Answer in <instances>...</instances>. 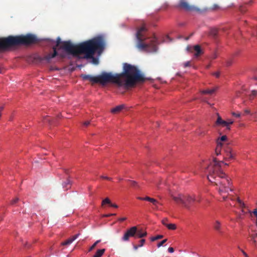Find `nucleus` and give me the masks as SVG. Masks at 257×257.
Returning <instances> with one entry per match:
<instances>
[{"label":"nucleus","instance_id":"nucleus-1","mask_svg":"<svg viewBox=\"0 0 257 257\" xmlns=\"http://www.w3.org/2000/svg\"><path fill=\"white\" fill-rule=\"evenodd\" d=\"M97 83L105 85L108 83L116 84L118 86L125 88L134 87L137 82H144L146 79L135 66L125 63L123 66V72L113 75L111 73L102 72L97 76Z\"/></svg>","mask_w":257,"mask_h":257},{"label":"nucleus","instance_id":"nucleus-2","mask_svg":"<svg viewBox=\"0 0 257 257\" xmlns=\"http://www.w3.org/2000/svg\"><path fill=\"white\" fill-rule=\"evenodd\" d=\"M105 47V41L101 36L95 37L77 45H74L70 41L63 43L61 48L67 53L83 59H92L93 63L97 64L98 60L93 57L96 52L101 53Z\"/></svg>","mask_w":257,"mask_h":257},{"label":"nucleus","instance_id":"nucleus-3","mask_svg":"<svg viewBox=\"0 0 257 257\" xmlns=\"http://www.w3.org/2000/svg\"><path fill=\"white\" fill-rule=\"evenodd\" d=\"M222 164H223L222 161H217L214 158L207 167L205 168V171L208 173V180L215 184L219 195L223 200H226L229 195V192H232L233 189L230 179L221 169Z\"/></svg>","mask_w":257,"mask_h":257},{"label":"nucleus","instance_id":"nucleus-4","mask_svg":"<svg viewBox=\"0 0 257 257\" xmlns=\"http://www.w3.org/2000/svg\"><path fill=\"white\" fill-rule=\"evenodd\" d=\"M37 41V37L32 34H27L25 36H9L0 38V51H6L10 48L21 45H31Z\"/></svg>","mask_w":257,"mask_h":257},{"label":"nucleus","instance_id":"nucleus-5","mask_svg":"<svg viewBox=\"0 0 257 257\" xmlns=\"http://www.w3.org/2000/svg\"><path fill=\"white\" fill-rule=\"evenodd\" d=\"M147 29L145 25L139 28L136 33L137 43V48L140 51H144L148 52H156L157 50V42L155 37L152 38L149 43L146 42L148 38L145 36V33Z\"/></svg>","mask_w":257,"mask_h":257},{"label":"nucleus","instance_id":"nucleus-6","mask_svg":"<svg viewBox=\"0 0 257 257\" xmlns=\"http://www.w3.org/2000/svg\"><path fill=\"white\" fill-rule=\"evenodd\" d=\"M173 199L178 204H181L184 207L187 209H190V205L192 202L196 201L199 202L201 198L196 197L195 196H191L188 194H178L177 196L172 195Z\"/></svg>","mask_w":257,"mask_h":257},{"label":"nucleus","instance_id":"nucleus-7","mask_svg":"<svg viewBox=\"0 0 257 257\" xmlns=\"http://www.w3.org/2000/svg\"><path fill=\"white\" fill-rule=\"evenodd\" d=\"M64 42V41L61 42V40L60 38L58 37L56 40V45L55 46L53 47V53L48 54L43 57H41L40 56H37L35 58L36 59L40 61L46 60L47 62H49L52 58L55 57L56 56H59L61 58H64V55L62 54H59L57 51V48H56L57 47H58L59 46V45L60 44H62V45L60 46V49H62V48H61V46L63 45V43ZM63 50H64V49H63Z\"/></svg>","mask_w":257,"mask_h":257},{"label":"nucleus","instance_id":"nucleus-8","mask_svg":"<svg viewBox=\"0 0 257 257\" xmlns=\"http://www.w3.org/2000/svg\"><path fill=\"white\" fill-rule=\"evenodd\" d=\"M137 232V227L133 226L127 229L124 234L122 239L123 241H127L130 237H135Z\"/></svg>","mask_w":257,"mask_h":257},{"label":"nucleus","instance_id":"nucleus-9","mask_svg":"<svg viewBox=\"0 0 257 257\" xmlns=\"http://www.w3.org/2000/svg\"><path fill=\"white\" fill-rule=\"evenodd\" d=\"M179 7L187 11H198L199 9L197 8L190 6L186 0H180L179 4Z\"/></svg>","mask_w":257,"mask_h":257},{"label":"nucleus","instance_id":"nucleus-10","mask_svg":"<svg viewBox=\"0 0 257 257\" xmlns=\"http://www.w3.org/2000/svg\"><path fill=\"white\" fill-rule=\"evenodd\" d=\"M186 49L187 51L191 52H194V56L197 58L203 54L202 50L200 46L198 45L194 46L193 47L191 46L187 47Z\"/></svg>","mask_w":257,"mask_h":257},{"label":"nucleus","instance_id":"nucleus-11","mask_svg":"<svg viewBox=\"0 0 257 257\" xmlns=\"http://www.w3.org/2000/svg\"><path fill=\"white\" fill-rule=\"evenodd\" d=\"M224 159L226 161L231 160L234 159L235 154L233 152L232 150L229 147H227L224 149Z\"/></svg>","mask_w":257,"mask_h":257},{"label":"nucleus","instance_id":"nucleus-12","mask_svg":"<svg viewBox=\"0 0 257 257\" xmlns=\"http://www.w3.org/2000/svg\"><path fill=\"white\" fill-rule=\"evenodd\" d=\"M81 77L83 80H88L93 83H97V76H93L90 75L82 74Z\"/></svg>","mask_w":257,"mask_h":257},{"label":"nucleus","instance_id":"nucleus-13","mask_svg":"<svg viewBox=\"0 0 257 257\" xmlns=\"http://www.w3.org/2000/svg\"><path fill=\"white\" fill-rule=\"evenodd\" d=\"M80 234L78 233L74 235L72 237L67 239L66 241L61 243L62 245H67L71 244L74 240H75L79 236Z\"/></svg>","mask_w":257,"mask_h":257},{"label":"nucleus","instance_id":"nucleus-14","mask_svg":"<svg viewBox=\"0 0 257 257\" xmlns=\"http://www.w3.org/2000/svg\"><path fill=\"white\" fill-rule=\"evenodd\" d=\"M216 124L217 125H221L222 126H226L227 129V123L225 120H223L221 116L218 115L217 119L216 121Z\"/></svg>","mask_w":257,"mask_h":257},{"label":"nucleus","instance_id":"nucleus-15","mask_svg":"<svg viewBox=\"0 0 257 257\" xmlns=\"http://www.w3.org/2000/svg\"><path fill=\"white\" fill-rule=\"evenodd\" d=\"M147 234L146 231H144L142 229H138L137 228V232L135 237L137 238H142L146 236Z\"/></svg>","mask_w":257,"mask_h":257},{"label":"nucleus","instance_id":"nucleus-16","mask_svg":"<svg viewBox=\"0 0 257 257\" xmlns=\"http://www.w3.org/2000/svg\"><path fill=\"white\" fill-rule=\"evenodd\" d=\"M145 199L146 201H149L153 204V205L155 206V209H158V204H159V202L156 199L148 196L146 197Z\"/></svg>","mask_w":257,"mask_h":257},{"label":"nucleus","instance_id":"nucleus-17","mask_svg":"<svg viewBox=\"0 0 257 257\" xmlns=\"http://www.w3.org/2000/svg\"><path fill=\"white\" fill-rule=\"evenodd\" d=\"M213 227L215 230L218 231L219 232L221 233V223L218 220H216L213 224Z\"/></svg>","mask_w":257,"mask_h":257},{"label":"nucleus","instance_id":"nucleus-18","mask_svg":"<svg viewBox=\"0 0 257 257\" xmlns=\"http://www.w3.org/2000/svg\"><path fill=\"white\" fill-rule=\"evenodd\" d=\"M105 251V249L104 248L98 249L92 257H101Z\"/></svg>","mask_w":257,"mask_h":257},{"label":"nucleus","instance_id":"nucleus-19","mask_svg":"<svg viewBox=\"0 0 257 257\" xmlns=\"http://www.w3.org/2000/svg\"><path fill=\"white\" fill-rule=\"evenodd\" d=\"M124 108L123 105H120L116 106L111 109V112L113 113H117L120 111Z\"/></svg>","mask_w":257,"mask_h":257},{"label":"nucleus","instance_id":"nucleus-20","mask_svg":"<svg viewBox=\"0 0 257 257\" xmlns=\"http://www.w3.org/2000/svg\"><path fill=\"white\" fill-rule=\"evenodd\" d=\"M215 91V88L211 89H206L201 91V93L203 94H212Z\"/></svg>","mask_w":257,"mask_h":257},{"label":"nucleus","instance_id":"nucleus-21","mask_svg":"<svg viewBox=\"0 0 257 257\" xmlns=\"http://www.w3.org/2000/svg\"><path fill=\"white\" fill-rule=\"evenodd\" d=\"M226 140L227 137L225 135L221 136L220 138H218L217 141V145L222 147L221 142L225 141Z\"/></svg>","mask_w":257,"mask_h":257},{"label":"nucleus","instance_id":"nucleus-22","mask_svg":"<svg viewBox=\"0 0 257 257\" xmlns=\"http://www.w3.org/2000/svg\"><path fill=\"white\" fill-rule=\"evenodd\" d=\"M218 32V30L217 28H212L210 31V35L215 38L217 36Z\"/></svg>","mask_w":257,"mask_h":257},{"label":"nucleus","instance_id":"nucleus-23","mask_svg":"<svg viewBox=\"0 0 257 257\" xmlns=\"http://www.w3.org/2000/svg\"><path fill=\"white\" fill-rule=\"evenodd\" d=\"M255 96H257V90H252L251 94L249 95L248 98L250 100H252Z\"/></svg>","mask_w":257,"mask_h":257},{"label":"nucleus","instance_id":"nucleus-24","mask_svg":"<svg viewBox=\"0 0 257 257\" xmlns=\"http://www.w3.org/2000/svg\"><path fill=\"white\" fill-rule=\"evenodd\" d=\"M166 227L170 230H175L176 229V225L173 223H168Z\"/></svg>","mask_w":257,"mask_h":257},{"label":"nucleus","instance_id":"nucleus-25","mask_svg":"<svg viewBox=\"0 0 257 257\" xmlns=\"http://www.w3.org/2000/svg\"><path fill=\"white\" fill-rule=\"evenodd\" d=\"M100 242V240H97V241H96L89 248V251H91V250H92L93 249L95 248V247H96V246L97 245V244L99 243Z\"/></svg>","mask_w":257,"mask_h":257},{"label":"nucleus","instance_id":"nucleus-26","mask_svg":"<svg viewBox=\"0 0 257 257\" xmlns=\"http://www.w3.org/2000/svg\"><path fill=\"white\" fill-rule=\"evenodd\" d=\"M163 237V236L162 235H158L156 236L152 237L151 238V240L152 241H154L156 240L161 239Z\"/></svg>","mask_w":257,"mask_h":257},{"label":"nucleus","instance_id":"nucleus-27","mask_svg":"<svg viewBox=\"0 0 257 257\" xmlns=\"http://www.w3.org/2000/svg\"><path fill=\"white\" fill-rule=\"evenodd\" d=\"M236 200L241 208H245V204L239 198H237Z\"/></svg>","mask_w":257,"mask_h":257},{"label":"nucleus","instance_id":"nucleus-28","mask_svg":"<svg viewBox=\"0 0 257 257\" xmlns=\"http://www.w3.org/2000/svg\"><path fill=\"white\" fill-rule=\"evenodd\" d=\"M105 204H108L110 205L111 202L108 198H106L102 201V206L104 205Z\"/></svg>","mask_w":257,"mask_h":257},{"label":"nucleus","instance_id":"nucleus-29","mask_svg":"<svg viewBox=\"0 0 257 257\" xmlns=\"http://www.w3.org/2000/svg\"><path fill=\"white\" fill-rule=\"evenodd\" d=\"M256 237H257V233L251 234L250 235V238L254 244H256V240L255 239V238Z\"/></svg>","mask_w":257,"mask_h":257},{"label":"nucleus","instance_id":"nucleus-30","mask_svg":"<svg viewBox=\"0 0 257 257\" xmlns=\"http://www.w3.org/2000/svg\"><path fill=\"white\" fill-rule=\"evenodd\" d=\"M221 148V146H218V145H217V146L215 150V153L217 156H218L220 154Z\"/></svg>","mask_w":257,"mask_h":257},{"label":"nucleus","instance_id":"nucleus-31","mask_svg":"<svg viewBox=\"0 0 257 257\" xmlns=\"http://www.w3.org/2000/svg\"><path fill=\"white\" fill-rule=\"evenodd\" d=\"M19 200V198L18 197L15 198V199L11 200L10 204L11 205H14L16 203H17Z\"/></svg>","mask_w":257,"mask_h":257},{"label":"nucleus","instance_id":"nucleus-32","mask_svg":"<svg viewBox=\"0 0 257 257\" xmlns=\"http://www.w3.org/2000/svg\"><path fill=\"white\" fill-rule=\"evenodd\" d=\"M227 121V130H230V126L229 125L230 124H232L233 123V121L231 120V119H228Z\"/></svg>","mask_w":257,"mask_h":257},{"label":"nucleus","instance_id":"nucleus-33","mask_svg":"<svg viewBox=\"0 0 257 257\" xmlns=\"http://www.w3.org/2000/svg\"><path fill=\"white\" fill-rule=\"evenodd\" d=\"M168 221V218H164L163 219H162V224L165 225V226H167V225L168 224L167 222Z\"/></svg>","mask_w":257,"mask_h":257},{"label":"nucleus","instance_id":"nucleus-34","mask_svg":"<svg viewBox=\"0 0 257 257\" xmlns=\"http://www.w3.org/2000/svg\"><path fill=\"white\" fill-rule=\"evenodd\" d=\"M70 181L69 179H68L66 180V182H65L63 184V186L64 188H65V187H67V185H70Z\"/></svg>","mask_w":257,"mask_h":257},{"label":"nucleus","instance_id":"nucleus-35","mask_svg":"<svg viewBox=\"0 0 257 257\" xmlns=\"http://www.w3.org/2000/svg\"><path fill=\"white\" fill-rule=\"evenodd\" d=\"M167 241V239H165L164 240H163L162 241H161V242H160L158 244V247H161V246H162Z\"/></svg>","mask_w":257,"mask_h":257},{"label":"nucleus","instance_id":"nucleus-36","mask_svg":"<svg viewBox=\"0 0 257 257\" xmlns=\"http://www.w3.org/2000/svg\"><path fill=\"white\" fill-rule=\"evenodd\" d=\"M140 244L139 246L142 247L144 245V243L145 242V239H142L140 240Z\"/></svg>","mask_w":257,"mask_h":257},{"label":"nucleus","instance_id":"nucleus-37","mask_svg":"<svg viewBox=\"0 0 257 257\" xmlns=\"http://www.w3.org/2000/svg\"><path fill=\"white\" fill-rule=\"evenodd\" d=\"M232 115L236 117H239L240 116V113H236V112H232Z\"/></svg>","mask_w":257,"mask_h":257},{"label":"nucleus","instance_id":"nucleus-38","mask_svg":"<svg viewBox=\"0 0 257 257\" xmlns=\"http://www.w3.org/2000/svg\"><path fill=\"white\" fill-rule=\"evenodd\" d=\"M100 178L102 179L107 180H111V179H112L111 178H109L107 176H102V175L100 176Z\"/></svg>","mask_w":257,"mask_h":257},{"label":"nucleus","instance_id":"nucleus-39","mask_svg":"<svg viewBox=\"0 0 257 257\" xmlns=\"http://www.w3.org/2000/svg\"><path fill=\"white\" fill-rule=\"evenodd\" d=\"M238 248L240 250L241 252L243 253V254L244 255L245 257H248L247 254L242 249H240V247L238 246Z\"/></svg>","mask_w":257,"mask_h":257},{"label":"nucleus","instance_id":"nucleus-40","mask_svg":"<svg viewBox=\"0 0 257 257\" xmlns=\"http://www.w3.org/2000/svg\"><path fill=\"white\" fill-rule=\"evenodd\" d=\"M183 65H184V67H187L190 66V62L187 61V62L184 63Z\"/></svg>","mask_w":257,"mask_h":257},{"label":"nucleus","instance_id":"nucleus-41","mask_svg":"<svg viewBox=\"0 0 257 257\" xmlns=\"http://www.w3.org/2000/svg\"><path fill=\"white\" fill-rule=\"evenodd\" d=\"M115 215V214L110 213V214H104L103 215V216L105 217H110V216Z\"/></svg>","mask_w":257,"mask_h":257},{"label":"nucleus","instance_id":"nucleus-42","mask_svg":"<svg viewBox=\"0 0 257 257\" xmlns=\"http://www.w3.org/2000/svg\"><path fill=\"white\" fill-rule=\"evenodd\" d=\"M168 250L170 253H172L174 251V248L172 247H169Z\"/></svg>","mask_w":257,"mask_h":257},{"label":"nucleus","instance_id":"nucleus-43","mask_svg":"<svg viewBox=\"0 0 257 257\" xmlns=\"http://www.w3.org/2000/svg\"><path fill=\"white\" fill-rule=\"evenodd\" d=\"M213 75H214L216 77L218 78L219 77V75H220V73L219 72H215L213 74Z\"/></svg>","mask_w":257,"mask_h":257},{"label":"nucleus","instance_id":"nucleus-44","mask_svg":"<svg viewBox=\"0 0 257 257\" xmlns=\"http://www.w3.org/2000/svg\"><path fill=\"white\" fill-rule=\"evenodd\" d=\"M83 125L85 126H87L90 124L89 121H85L83 122Z\"/></svg>","mask_w":257,"mask_h":257},{"label":"nucleus","instance_id":"nucleus-45","mask_svg":"<svg viewBox=\"0 0 257 257\" xmlns=\"http://www.w3.org/2000/svg\"><path fill=\"white\" fill-rule=\"evenodd\" d=\"M131 185L133 186H136V185H137V182L134 181H131Z\"/></svg>","mask_w":257,"mask_h":257},{"label":"nucleus","instance_id":"nucleus-46","mask_svg":"<svg viewBox=\"0 0 257 257\" xmlns=\"http://www.w3.org/2000/svg\"><path fill=\"white\" fill-rule=\"evenodd\" d=\"M252 213L256 217H257V208L254 209Z\"/></svg>","mask_w":257,"mask_h":257},{"label":"nucleus","instance_id":"nucleus-47","mask_svg":"<svg viewBox=\"0 0 257 257\" xmlns=\"http://www.w3.org/2000/svg\"><path fill=\"white\" fill-rule=\"evenodd\" d=\"M126 219V217H122L118 219V220L120 221H123Z\"/></svg>","mask_w":257,"mask_h":257},{"label":"nucleus","instance_id":"nucleus-48","mask_svg":"<svg viewBox=\"0 0 257 257\" xmlns=\"http://www.w3.org/2000/svg\"><path fill=\"white\" fill-rule=\"evenodd\" d=\"M44 121H48V122H49L50 121V119L48 117L46 116V117H45L44 118Z\"/></svg>","mask_w":257,"mask_h":257},{"label":"nucleus","instance_id":"nucleus-49","mask_svg":"<svg viewBox=\"0 0 257 257\" xmlns=\"http://www.w3.org/2000/svg\"><path fill=\"white\" fill-rule=\"evenodd\" d=\"M110 206L113 207H114V208H117L118 207V206L116 204H112L111 203L110 204Z\"/></svg>","mask_w":257,"mask_h":257},{"label":"nucleus","instance_id":"nucleus-50","mask_svg":"<svg viewBox=\"0 0 257 257\" xmlns=\"http://www.w3.org/2000/svg\"><path fill=\"white\" fill-rule=\"evenodd\" d=\"M139 247H140V246H139V245H134V248L135 250L138 249V248Z\"/></svg>","mask_w":257,"mask_h":257},{"label":"nucleus","instance_id":"nucleus-51","mask_svg":"<svg viewBox=\"0 0 257 257\" xmlns=\"http://www.w3.org/2000/svg\"><path fill=\"white\" fill-rule=\"evenodd\" d=\"M145 198H146V197H138V199L139 200H146Z\"/></svg>","mask_w":257,"mask_h":257},{"label":"nucleus","instance_id":"nucleus-52","mask_svg":"<svg viewBox=\"0 0 257 257\" xmlns=\"http://www.w3.org/2000/svg\"><path fill=\"white\" fill-rule=\"evenodd\" d=\"M218 6L217 5H214L213 6V7L212 9H213V10H216V9H218Z\"/></svg>","mask_w":257,"mask_h":257},{"label":"nucleus","instance_id":"nucleus-53","mask_svg":"<svg viewBox=\"0 0 257 257\" xmlns=\"http://www.w3.org/2000/svg\"><path fill=\"white\" fill-rule=\"evenodd\" d=\"M256 35L257 36V27L254 29L253 35Z\"/></svg>","mask_w":257,"mask_h":257},{"label":"nucleus","instance_id":"nucleus-54","mask_svg":"<svg viewBox=\"0 0 257 257\" xmlns=\"http://www.w3.org/2000/svg\"><path fill=\"white\" fill-rule=\"evenodd\" d=\"M244 113L245 114H249L250 113V111L248 109H246L244 110Z\"/></svg>","mask_w":257,"mask_h":257},{"label":"nucleus","instance_id":"nucleus-55","mask_svg":"<svg viewBox=\"0 0 257 257\" xmlns=\"http://www.w3.org/2000/svg\"><path fill=\"white\" fill-rule=\"evenodd\" d=\"M204 134V133L203 132H201L200 133H198V135H203Z\"/></svg>","mask_w":257,"mask_h":257},{"label":"nucleus","instance_id":"nucleus-56","mask_svg":"<svg viewBox=\"0 0 257 257\" xmlns=\"http://www.w3.org/2000/svg\"><path fill=\"white\" fill-rule=\"evenodd\" d=\"M231 64V62H227V66H230Z\"/></svg>","mask_w":257,"mask_h":257},{"label":"nucleus","instance_id":"nucleus-57","mask_svg":"<svg viewBox=\"0 0 257 257\" xmlns=\"http://www.w3.org/2000/svg\"><path fill=\"white\" fill-rule=\"evenodd\" d=\"M216 57H217L216 55H214V56H213V59H215Z\"/></svg>","mask_w":257,"mask_h":257},{"label":"nucleus","instance_id":"nucleus-58","mask_svg":"<svg viewBox=\"0 0 257 257\" xmlns=\"http://www.w3.org/2000/svg\"><path fill=\"white\" fill-rule=\"evenodd\" d=\"M189 39V37H186V38H185V40H188Z\"/></svg>","mask_w":257,"mask_h":257},{"label":"nucleus","instance_id":"nucleus-59","mask_svg":"<svg viewBox=\"0 0 257 257\" xmlns=\"http://www.w3.org/2000/svg\"><path fill=\"white\" fill-rule=\"evenodd\" d=\"M2 73V69L0 68V74Z\"/></svg>","mask_w":257,"mask_h":257},{"label":"nucleus","instance_id":"nucleus-60","mask_svg":"<svg viewBox=\"0 0 257 257\" xmlns=\"http://www.w3.org/2000/svg\"><path fill=\"white\" fill-rule=\"evenodd\" d=\"M230 199L232 200H234V199L233 198H230Z\"/></svg>","mask_w":257,"mask_h":257},{"label":"nucleus","instance_id":"nucleus-61","mask_svg":"<svg viewBox=\"0 0 257 257\" xmlns=\"http://www.w3.org/2000/svg\"><path fill=\"white\" fill-rule=\"evenodd\" d=\"M242 212L243 213H244V211L243 209H242Z\"/></svg>","mask_w":257,"mask_h":257},{"label":"nucleus","instance_id":"nucleus-62","mask_svg":"<svg viewBox=\"0 0 257 257\" xmlns=\"http://www.w3.org/2000/svg\"><path fill=\"white\" fill-rule=\"evenodd\" d=\"M256 224L257 225V216H256Z\"/></svg>","mask_w":257,"mask_h":257},{"label":"nucleus","instance_id":"nucleus-63","mask_svg":"<svg viewBox=\"0 0 257 257\" xmlns=\"http://www.w3.org/2000/svg\"><path fill=\"white\" fill-rule=\"evenodd\" d=\"M224 164H225V165H228L227 164H226V163H225Z\"/></svg>","mask_w":257,"mask_h":257},{"label":"nucleus","instance_id":"nucleus-64","mask_svg":"<svg viewBox=\"0 0 257 257\" xmlns=\"http://www.w3.org/2000/svg\"><path fill=\"white\" fill-rule=\"evenodd\" d=\"M119 180H122V179H121V178H119Z\"/></svg>","mask_w":257,"mask_h":257}]
</instances>
